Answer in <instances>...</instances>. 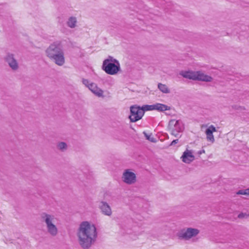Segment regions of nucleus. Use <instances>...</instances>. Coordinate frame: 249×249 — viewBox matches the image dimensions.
<instances>
[{
    "label": "nucleus",
    "mask_w": 249,
    "mask_h": 249,
    "mask_svg": "<svg viewBox=\"0 0 249 249\" xmlns=\"http://www.w3.org/2000/svg\"><path fill=\"white\" fill-rule=\"evenodd\" d=\"M130 115L129 118L131 122H136L140 120L144 115L142 109L137 105L130 107Z\"/></svg>",
    "instance_id": "6e6552de"
},
{
    "label": "nucleus",
    "mask_w": 249,
    "mask_h": 249,
    "mask_svg": "<svg viewBox=\"0 0 249 249\" xmlns=\"http://www.w3.org/2000/svg\"><path fill=\"white\" fill-rule=\"evenodd\" d=\"M197 74V71H181L179 72V74L184 78L196 80Z\"/></svg>",
    "instance_id": "4468645a"
},
{
    "label": "nucleus",
    "mask_w": 249,
    "mask_h": 249,
    "mask_svg": "<svg viewBox=\"0 0 249 249\" xmlns=\"http://www.w3.org/2000/svg\"><path fill=\"white\" fill-rule=\"evenodd\" d=\"M237 195L249 196V188L246 189L240 190L237 193Z\"/></svg>",
    "instance_id": "4be33fe9"
},
{
    "label": "nucleus",
    "mask_w": 249,
    "mask_h": 249,
    "mask_svg": "<svg viewBox=\"0 0 249 249\" xmlns=\"http://www.w3.org/2000/svg\"><path fill=\"white\" fill-rule=\"evenodd\" d=\"M46 56L58 66L65 63V52L63 45L60 41H55L51 43L45 51Z\"/></svg>",
    "instance_id": "f03ea898"
},
{
    "label": "nucleus",
    "mask_w": 249,
    "mask_h": 249,
    "mask_svg": "<svg viewBox=\"0 0 249 249\" xmlns=\"http://www.w3.org/2000/svg\"><path fill=\"white\" fill-rule=\"evenodd\" d=\"M154 110H156L159 111L169 110L171 108L170 107L167 106L166 105L160 103H156L155 104H154Z\"/></svg>",
    "instance_id": "f3484780"
},
{
    "label": "nucleus",
    "mask_w": 249,
    "mask_h": 249,
    "mask_svg": "<svg viewBox=\"0 0 249 249\" xmlns=\"http://www.w3.org/2000/svg\"><path fill=\"white\" fill-rule=\"evenodd\" d=\"M182 161L186 163H190L195 160V156L192 150L186 149L181 157Z\"/></svg>",
    "instance_id": "9b49d317"
},
{
    "label": "nucleus",
    "mask_w": 249,
    "mask_h": 249,
    "mask_svg": "<svg viewBox=\"0 0 249 249\" xmlns=\"http://www.w3.org/2000/svg\"><path fill=\"white\" fill-rule=\"evenodd\" d=\"M213 78L211 76L207 75L201 71H197L196 80L203 82H211Z\"/></svg>",
    "instance_id": "2eb2a0df"
},
{
    "label": "nucleus",
    "mask_w": 249,
    "mask_h": 249,
    "mask_svg": "<svg viewBox=\"0 0 249 249\" xmlns=\"http://www.w3.org/2000/svg\"><path fill=\"white\" fill-rule=\"evenodd\" d=\"M82 82L83 85H84L87 88H89V87L90 84H92L93 82H90L89 80L87 79L82 78Z\"/></svg>",
    "instance_id": "5701e85b"
},
{
    "label": "nucleus",
    "mask_w": 249,
    "mask_h": 249,
    "mask_svg": "<svg viewBox=\"0 0 249 249\" xmlns=\"http://www.w3.org/2000/svg\"><path fill=\"white\" fill-rule=\"evenodd\" d=\"M67 25L70 28L73 29L77 27V19L74 16H71L68 18Z\"/></svg>",
    "instance_id": "dca6fc26"
},
{
    "label": "nucleus",
    "mask_w": 249,
    "mask_h": 249,
    "mask_svg": "<svg viewBox=\"0 0 249 249\" xmlns=\"http://www.w3.org/2000/svg\"><path fill=\"white\" fill-rule=\"evenodd\" d=\"M205 153V150H203L202 151H199L198 152V154H201L202 153Z\"/></svg>",
    "instance_id": "a878e982"
},
{
    "label": "nucleus",
    "mask_w": 249,
    "mask_h": 249,
    "mask_svg": "<svg viewBox=\"0 0 249 249\" xmlns=\"http://www.w3.org/2000/svg\"><path fill=\"white\" fill-rule=\"evenodd\" d=\"M247 216H248V215L245 213H241L239 214L238 217L239 218H243L247 217Z\"/></svg>",
    "instance_id": "b1692460"
},
{
    "label": "nucleus",
    "mask_w": 249,
    "mask_h": 249,
    "mask_svg": "<svg viewBox=\"0 0 249 249\" xmlns=\"http://www.w3.org/2000/svg\"><path fill=\"white\" fill-rule=\"evenodd\" d=\"M168 129L171 135L176 137H180V133L182 132L184 129V125L180 120L175 119L171 120L168 123Z\"/></svg>",
    "instance_id": "423d86ee"
},
{
    "label": "nucleus",
    "mask_w": 249,
    "mask_h": 249,
    "mask_svg": "<svg viewBox=\"0 0 249 249\" xmlns=\"http://www.w3.org/2000/svg\"><path fill=\"white\" fill-rule=\"evenodd\" d=\"M76 235L79 246L83 249H89L97 241L98 231L94 224L83 221L77 229Z\"/></svg>",
    "instance_id": "f257e3e1"
},
{
    "label": "nucleus",
    "mask_w": 249,
    "mask_h": 249,
    "mask_svg": "<svg viewBox=\"0 0 249 249\" xmlns=\"http://www.w3.org/2000/svg\"><path fill=\"white\" fill-rule=\"evenodd\" d=\"M103 69L105 72L110 75L116 74L120 70L119 62L111 57L105 59L103 63Z\"/></svg>",
    "instance_id": "20e7f679"
},
{
    "label": "nucleus",
    "mask_w": 249,
    "mask_h": 249,
    "mask_svg": "<svg viewBox=\"0 0 249 249\" xmlns=\"http://www.w3.org/2000/svg\"><path fill=\"white\" fill-rule=\"evenodd\" d=\"M216 129L215 127L213 125H211L208 127V128L205 131V134L206 135V139L208 142H211V143H213L214 142V138L213 135V133L214 132H216Z\"/></svg>",
    "instance_id": "f8f14e48"
},
{
    "label": "nucleus",
    "mask_w": 249,
    "mask_h": 249,
    "mask_svg": "<svg viewBox=\"0 0 249 249\" xmlns=\"http://www.w3.org/2000/svg\"><path fill=\"white\" fill-rule=\"evenodd\" d=\"M122 180L127 185H133L137 182L136 174L131 169H125L122 175Z\"/></svg>",
    "instance_id": "0eeeda50"
},
{
    "label": "nucleus",
    "mask_w": 249,
    "mask_h": 249,
    "mask_svg": "<svg viewBox=\"0 0 249 249\" xmlns=\"http://www.w3.org/2000/svg\"><path fill=\"white\" fill-rule=\"evenodd\" d=\"M40 219L44 223L47 232L53 237L56 236L58 233L57 227L58 219L54 214L46 212L42 213Z\"/></svg>",
    "instance_id": "7ed1b4c3"
},
{
    "label": "nucleus",
    "mask_w": 249,
    "mask_h": 249,
    "mask_svg": "<svg viewBox=\"0 0 249 249\" xmlns=\"http://www.w3.org/2000/svg\"><path fill=\"white\" fill-rule=\"evenodd\" d=\"M93 93L99 97H103L104 91L100 88L98 87L96 84L92 83L90 84L89 87L88 88Z\"/></svg>",
    "instance_id": "ddd939ff"
},
{
    "label": "nucleus",
    "mask_w": 249,
    "mask_h": 249,
    "mask_svg": "<svg viewBox=\"0 0 249 249\" xmlns=\"http://www.w3.org/2000/svg\"><path fill=\"white\" fill-rule=\"evenodd\" d=\"M142 109V110L143 111V113H144V111H148V110H154V104L151 105H143L141 107Z\"/></svg>",
    "instance_id": "412c9836"
},
{
    "label": "nucleus",
    "mask_w": 249,
    "mask_h": 249,
    "mask_svg": "<svg viewBox=\"0 0 249 249\" xmlns=\"http://www.w3.org/2000/svg\"><path fill=\"white\" fill-rule=\"evenodd\" d=\"M143 133L147 140H148V141H149L152 142H156V139L154 138L152 136V135L151 133L148 134V133H146L145 132H143Z\"/></svg>",
    "instance_id": "aec40b11"
},
{
    "label": "nucleus",
    "mask_w": 249,
    "mask_h": 249,
    "mask_svg": "<svg viewBox=\"0 0 249 249\" xmlns=\"http://www.w3.org/2000/svg\"><path fill=\"white\" fill-rule=\"evenodd\" d=\"M4 59L9 67L14 71L19 69V64L13 53H8L4 56Z\"/></svg>",
    "instance_id": "1a4fd4ad"
},
{
    "label": "nucleus",
    "mask_w": 249,
    "mask_h": 249,
    "mask_svg": "<svg viewBox=\"0 0 249 249\" xmlns=\"http://www.w3.org/2000/svg\"><path fill=\"white\" fill-rule=\"evenodd\" d=\"M56 148L60 151L64 152L67 150L68 146L65 142H60L57 143Z\"/></svg>",
    "instance_id": "a211bd4d"
},
{
    "label": "nucleus",
    "mask_w": 249,
    "mask_h": 249,
    "mask_svg": "<svg viewBox=\"0 0 249 249\" xmlns=\"http://www.w3.org/2000/svg\"><path fill=\"white\" fill-rule=\"evenodd\" d=\"M99 208L102 213L105 215L110 216L112 214V211L110 205L105 201H101L99 204Z\"/></svg>",
    "instance_id": "9d476101"
},
{
    "label": "nucleus",
    "mask_w": 249,
    "mask_h": 249,
    "mask_svg": "<svg viewBox=\"0 0 249 249\" xmlns=\"http://www.w3.org/2000/svg\"><path fill=\"white\" fill-rule=\"evenodd\" d=\"M200 233L198 229L191 227L181 229L178 233V237L181 239L189 241L196 237Z\"/></svg>",
    "instance_id": "39448f33"
},
{
    "label": "nucleus",
    "mask_w": 249,
    "mask_h": 249,
    "mask_svg": "<svg viewBox=\"0 0 249 249\" xmlns=\"http://www.w3.org/2000/svg\"><path fill=\"white\" fill-rule=\"evenodd\" d=\"M178 142V139L174 140H173L171 142V143H170V146L174 145L175 144L177 143Z\"/></svg>",
    "instance_id": "393cba45"
},
{
    "label": "nucleus",
    "mask_w": 249,
    "mask_h": 249,
    "mask_svg": "<svg viewBox=\"0 0 249 249\" xmlns=\"http://www.w3.org/2000/svg\"><path fill=\"white\" fill-rule=\"evenodd\" d=\"M158 88L159 90L164 93H169L170 92V90L166 85L162 84L161 83H159Z\"/></svg>",
    "instance_id": "6ab92c4d"
}]
</instances>
